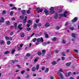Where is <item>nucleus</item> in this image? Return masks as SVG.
I'll return each instance as SVG.
<instances>
[{
  "instance_id": "obj_1",
  "label": "nucleus",
  "mask_w": 79,
  "mask_h": 79,
  "mask_svg": "<svg viewBox=\"0 0 79 79\" xmlns=\"http://www.w3.org/2000/svg\"><path fill=\"white\" fill-rule=\"evenodd\" d=\"M67 13H68V11H65L64 12V14H59V16L60 17H63V16H64V17H67V15H66Z\"/></svg>"
},
{
  "instance_id": "obj_2",
  "label": "nucleus",
  "mask_w": 79,
  "mask_h": 79,
  "mask_svg": "<svg viewBox=\"0 0 79 79\" xmlns=\"http://www.w3.org/2000/svg\"><path fill=\"white\" fill-rule=\"evenodd\" d=\"M58 76L59 77H60L61 79H63V74L61 73L60 72H58L57 73Z\"/></svg>"
},
{
  "instance_id": "obj_3",
  "label": "nucleus",
  "mask_w": 79,
  "mask_h": 79,
  "mask_svg": "<svg viewBox=\"0 0 79 79\" xmlns=\"http://www.w3.org/2000/svg\"><path fill=\"white\" fill-rule=\"evenodd\" d=\"M36 11H37V13H39V12H40L41 13L42 12L43 10L42 9H40L39 8H38L36 9Z\"/></svg>"
},
{
  "instance_id": "obj_4",
  "label": "nucleus",
  "mask_w": 79,
  "mask_h": 79,
  "mask_svg": "<svg viewBox=\"0 0 79 79\" xmlns=\"http://www.w3.org/2000/svg\"><path fill=\"white\" fill-rule=\"evenodd\" d=\"M43 42L44 40H43V38H39L37 39V42Z\"/></svg>"
},
{
  "instance_id": "obj_5",
  "label": "nucleus",
  "mask_w": 79,
  "mask_h": 79,
  "mask_svg": "<svg viewBox=\"0 0 79 79\" xmlns=\"http://www.w3.org/2000/svg\"><path fill=\"white\" fill-rule=\"evenodd\" d=\"M77 21V17H75L74 19L72 20V23H75Z\"/></svg>"
},
{
  "instance_id": "obj_6",
  "label": "nucleus",
  "mask_w": 79,
  "mask_h": 79,
  "mask_svg": "<svg viewBox=\"0 0 79 79\" xmlns=\"http://www.w3.org/2000/svg\"><path fill=\"white\" fill-rule=\"evenodd\" d=\"M4 22V18L3 17H1L0 19V23H3Z\"/></svg>"
},
{
  "instance_id": "obj_7",
  "label": "nucleus",
  "mask_w": 79,
  "mask_h": 79,
  "mask_svg": "<svg viewBox=\"0 0 79 79\" xmlns=\"http://www.w3.org/2000/svg\"><path fill=\"white\" fill-rule=\"evenodd\" d=\"M22 26V24H20L18 26V29H19L20 30H21L22 29V28L21 27V26Z\"/></svg>"
},
{
  "instance_id": "obj_8",
  "label": "nucleus",
  "mask_w": 79,
  "mask_h": 79,
  "mask_svg": "<svg viewBox=\"0 0 79 79\" xmlns=\"http://www.w3.org/2000/svg\"><path fill=\"white\" fill-rule=\"evenodd\" d=\"M45 26L46 27H48L50 26V24L48 23H46L45 24Z\"/></svg>"
},
{
  "instance_id": "obj_9",
  "label": "nucleus",
  "mask_w": 79,
  "mask_h": 79,
  "mask_svg": "<svg viewBox=\"0 0 79 79\" xmlns=\"http://www.w3.org/2000/svg\"><path fill=\"white\" fill-rule=\"evenodd\" d=\"M42 52L43 53V54H42V56H44V53L46 52V51L45 50H43Z\"/></svg>"
},
{
  "instance_id": "obj_10",
  "label": "nucleus",
  "mask_w": 79,
  "mask_h": 79,
  "mask_svg": "<svg viewBox=\"0 0 79 79\" xmlns=\"http://www.w3.org/2000/svg\"><path fill=\"white\" fill-rule=\"evenodd\" d=\"M58 18V14H56L55 17H54V19H57V18Z\"/></svg>"
},
{
  "instance_id": "obj_11",
  "label": "nucleus",
  "mask_w": 79,
  "mask_h": 79,
  "mask_svg": "<svg viewBox=\"0 0 79 79\" xmlns=\"http://www.w3.org/2000/svg\"><path fill=\"white\" fill-rule=\"evenodd\" d=\"M25 10H22L21 11V12L22 13V14L23 15H24V13H25Z\"/></svg>"
},
{
  "instance_id": "obj_12",
  "label": "nucleus",
  "mask_w": 79,
  "mask_h": 79,
  "mask_svg": "<svg viewBox=\"0 0 79 79\" xmlns=\"http://www.w3.org/2000/svg\"><path fill=\"white\" fill-rule=\"evenodd\" d=\"M44 35H45L46 38H48V35L46 33H44Z\"/></svg>"
},
{
  "instance_id": "obj_13",
  "label": "nucleus",
  "mask_w": 79,
  "mask_h": 79,
  "mask_svg": "<svg viewBox=\"0 0 79 79\" xmlns=\"http://www.w3.org/2000/svg\"><path fill=\"white\" fill-rule=\"evenodd\" d=\"M49 70V69L48 68H47L44 71V73H48V72Z\"/></svg>"
},
{
  "instance_id": "obj_14",
  "label": "nucleus",
  "mask_w": 79,
  "mask_h": 79,
  "mask_svg": "<svg viewBox=\"0 0 79 79\" xmlns=\"http://www.w3.org/2000/svg\"><path fill=\"white\" fill-rule=\"evenodd\" d=\"M32 71L34 72L36 70V68H35V67H33L31 69Z\"/></svg>"
},
{
  "instance_id": "obj_15",
  "label": "nucleus",
  "mask_w": 79,
  "mask_h": 79,
  "mask_svg": "<svg viewBox=\"0 0 79 79\" xmlns=\"http://www.w3.org/2000/svg\"><path fill=\"white\" fill-rule=\"evenodd\" d=\"M27 16H25V18L24 19V21L23 22V23H26V20L27 19Z\"/></svg>"
},
{
  "instance_id": "obj_16",
  "label": "nucleus",
  "mask_w": 79,
  "mask_h": 79,
  "mask_svg": "<svg viewBox=\"0 0 79 79\" xmlns=\"http://www.w3.org/2000/svg\"><path fill=\"white\" fill-rule=\"evenodd\" d=\"M37 24L36 23H35L34 24V25L33 26V28L35 29L37 28Z\"/></svg>"
},
{
  "instance_id": "obj_17",
  "label": "nucleus",
  "mask_w": 79,
  "mask_h": 79,
  "mask_svg": "<svg viewBox=\"0 0 79 79\" xmlns=\"http://www.w3.org/2000/svg\"><path fill=\"white\" fill-rule=\"evenodd\" d=\"M20 36L22 37H24V34L23 33H21L20 34Z\"/></svg>"
},
{
  "instance_id": "obj_18",
  "label": "nucleus",
  "mask_w": 79,
  "mask_h": 79,
  "mask_svg": "<svg viewBox=\"0 0 79 79\" xmlns=\"http://www.w3.org/2000/svg\"><path fill=\"white\" fill-rule=\"evenodd\" d=\"M5 38L6 40H9V37L6 35L5 36Z\"/></svg>"
},
{
  "instance_id": "obj_19",
  "label": "nucleus",
  "mask_w": 79,
  "mask_h": 79,
  "mask_svg": "<svg viewBox=\"0 0 79 79\" xmlns=\"http://www.w3.org/2000/svg\"><path fill=\"white\" fill-rule=\"evenodd\" d=\"M13 63H17V62H18V61L17 60H11Z\"/></svg>"
},
{
  "instance_id": "obj_20",
  "label": "nucleus",
  "mask_w": 79,
  "mask_h": 79,
  "mask_svg": "<svg viewBox=\"0 0 79 79\" xmlns=\"http://www.w3.org/2000/svg\"><path fill=\"white\" fill-rule=\"evenodd\" d=\"M52 64L53 65H55V64H57V62H56L55 61H54L52 62Z\"/></svg>"
},
{
  "instance_id": "obj_21",
  "label": "nucleus",
  "mask_w": 79,
  "mask_h": 79,
  "mask_svg": "<svg viewBox=\"0 0 79 79\" xmlns=\"http://www.w3.org/2000/svg\"><path fill=\"white\" fill-rule=\"evenodd\" d=\"M50 13L51 14H53L55 13V12L53 10H51Z\"/></svg>"
},
{
  "instance_id": "obj_22",
  "label": "nucleus",
  "mask_w": 79,
  "mask_h": 79,
  "mask_svg": "<svg viewBox=\"0 0 79 79\" xmlns=\"http://www.w3.org/2000/svg\"><path fill=\"white\" fill-rule=\"evenodd\" d=\"M71 62H69V63H67L66 64V66H71Z\"/></svg>"
},
{
  "instance_id": "obj_23",
  "label": "nucleus",
  "mask_w": 79,
  "mask_h": 79,
  "mask_svg": "<svg viewBox=\"0 0 79 79\" xmlns=\"http://www.w3.org/2000/svg\"><path fill=\"white\" fill-rule=\"evenodd\" d=\"M20 19H22V20H23L24 19V16L23 15H21L20 17Z\"/></svg>"
},
{
  "instance_id": "obj_24",
  "label": "nucleus",
  "mask_w": 79,
  "mask_h": 79,
  "mask_svg": "<svg viewBox=\"0 0 79 79\" xmlns=\"http://www.w3.org/2000/svg\"><path fill=\"white\" fill-rule=\"evenodd\" d=\"M39 65L37 64L36 67V70H38V69H39Z\"/></svg>"
},
{
  "instance_id": "obj_25",
  "label": "nucleus",
  "mask_w": 79,
  "mask_h": 79,
  "mask_svg": "<svg viewBox=\"0 0 79 79\" xmlns=\"http://www.w3.org/2000/svg\"><path fill=\"white\" fill-rule=\"evenodd\" d=\"M29 75L28 74H26L25 76L26 79H29Z\"/></svg>"
},
{
  "instance_id": "obj_26",
  "label": "nucleus",
  "mask_w": 79,
  "mask_h": 79,
  "mask_svg": "<svg viewBox=\"0 0 79 79\" xmlns=\"http://www.w3.org/2000/svg\"><path fill=\"white\" fill-rule=\"evenodd\" d=\"M0 42L1 44H4L5 43V41H4L3 40H1L0 41Z\"/></svg>"
},
{
  "instance_id": "obj_27",
  "label": "nucleus",
  "mask_w": 79,
  "mask_h": 79,
  "mask_svg": "<svg viewBox=\"0 0 79 79\" xmlns=\"http://www.w3.org/2000/svg\"><path fill=\"white\" fill-rule=\"evenodd\" d=\"M14 27H15V29H16V28L17 27V23H15L14 24Z\"/></svg>"
},
{
  "instance_id": "obj_28",
  "label": "nucleus",
  "mask_w": 79,
  "mask_h": 79,
  "mask_svg": "<svg viewBox=\"0 0 79 79\" xmlns=\"http://www.w3.org/2000/svg\"><path fill=\"white\" fill-rule=\"evenodd\" d=\"M56 37L53 38L52 39V41H53L54 42L55 41H56Z\"/></svg>"
},
{
  "instance_id": "obj_29",
  "label": "nucleus",
  "mask_w": 79,
  "mask_h": 79,
  "mask_svg": "<svg viewBox=\"0 0 79 79\" xmlns=\"http://www.w3.org/2000/svg\"><path fill=\"white\" fill-rule=\"evenodd\" d=\"M10 22L9 21H7L6 22V24L7 25V26H8L9 25H10Z\"/></svg>"
},
{
  "instance_id": "obj_30",
  "label": "nucleus",
  "mask_w": 79,
  "mask_h": 79,
  "mask_svg": "<svg viewBox=\"0 0 79 79\" xmlns=\"http://www.w3.org/2000/svg\"><path fill=\"white\" fill-rule=\"evenodd\" d=\"M27 23L29 24H31V23H32V21L31 20H29L27 21Z\"/></svg>"
},
{
  "instance_id": "obj_31",
  "label": "nucleus",
  "mask_w": 79,
  "mask_h": 79,
  "mask_svg": "<svg viewBox=\"0 0 79 79\" xmlns=\"http://www.w3.org/2000/svg\"><path fill=\"white\" fill-rule=\"evenodd\" d=\"M5 13H6V11L5 10H3L2 13V15H4V14H5Z\"/></svg>"
},
{
  "instance_id": "obj_32",
  "label": "nucleus",
  "mask_w": 79,
  "mask_h": 79,
  "mask_svg": "<svg viewBox=\"0 0 79 79\" xmlns=\"http://www.w3.org/2000/svg\"><path fill=\"white\" fill-rule=\"evenodd\" d=\"M11 44V42L10 41H8L7 42V45H10Z\"/></svg>"
},
{
  "instance_id": "obj_33",
  "label": "nucleus",
  "mask_w": 79,
  "mask_h": 79,
  "mask_svg": "<svg viewBox=\"0 0 79 79\" xmlns=\"http://www.w3.org/2000/svg\"><path fill=\"white\" fill-rule=\"evenodd\" d=\"M9 40H13V37H9Z\"/></svg>"
},
{
  "instance_id": "obj_34",
  "label": "nucleus",
  "mask_w": 79,
  "mask_h": 79,
  "mask_svg": "<svg viewBox=\"0 0 79 79\" xmlns=\"http://www.w3.org/2000/svg\"><path fill=\"white\" fill-rule=\"evenodd\" d=\"M27 14H30V13H31V11L29 10H28L27 11Z\"/></svg>"
},
{
  "instance_id": "obj_35",
  "label": "nucleus",
  "mask_w": 79,
  "mask_h": 79,
  "mask_svg": "<svg viewBox=\"0 0 79 79\" xmlns=\"http://www.w3.org/2000/svg\"><path fill=\"white\" fill-rule=\"evenodd\" d=\"M14 52H15V50L13 49L12 51L11 52V53L12 54H13V53H14Z\"/></svg>"
},
{
  "instance_id": "obj_36",
  "label": "nucleus",
  "mask_w": 79,
  "mask_h": 79,
  "mask_svg": "<svg viewBox=\"0 0 79 79\" xmlns=\"http://www.w3.org/2000/svg\"><path fill=\"white\" fill-rule=\"evenodd\" d=\"M14 34V32H13V31H11L10 33V35L11 36V35H13Z\"/></svg>"
},
{
  "instance_id": "obj_37",
  "label": "nucleus",
  "mask_w": 79,
  "mask_h": 79,
  "mask_svg": "<svg viewBox=\"0 0 79 79\" xmlns=\"http://www.w3.org/2000/svg\"><path fill=\"white\" fill-rule=\"evenodd\" d=\"M36 40H37V39L36 38H34L33 40V42H35L36 41Z\"/></svg>"
},
{
  "instance_id": "obj_38",
  "label": "nucleus",
  "mask_w": 79,
  "mask_h": 79,
  "mask_svg": "<svg viewBox=\"0 0 79 79\" xmlns=\"http://www.w3.org/2000/svg\"><path fill=\"white\" fill-rule=\"evenodd\" d=\"M38 55L39 56H40V55H41V52H38Z\"/></svg>"
},
{
  "instance_id": "obj_39",
  "label": "nucleus",
  "mask_w": 79,
  "mask_h": 79,
  "mask_svg": "<svg viewBox=\"0 0 79 79\" xmlns=\"http://www.w3.org/2000/svg\"><path fill=\"white\" fill-rule=\"evenodd\" d=\"M62 55L63 56H66V53L64 52H62Z\"/></svg>"
},
{
  "instance_id": "obj_40",
  "label": "nucleus",
  "mask_w": 79,
  "mask_h": 79,
  "mask_svg": "<svg viewBox=\"0 0 79 79\" xmlns=\"http://www.w3.org/2000/svg\"><path fill=\"white\" fill-rule=\"evenodd\" d=\"M10 53V52L7 51L4 52V54H8V53Z\"/></svg>"
},
{
  "instance_id": "obj_41",
  "label": "nucleus",
  "mask_w": 79,
  "mask_h": 79,
  "mask_svg": "<svg viewBox=\"0 0 79 79\" xmlns=\"http://www.w3.org/2000/svg\"><path fill=\"white\" fill-rule=\"evenodd\" d=\"M72 37H74V38L76 37V36H75V34L74 33H72Z\"/></svg>"
},
{
  "instance_id": "obj_42",
  "label": "nucleus",
  "mask_w": 79,
  "mask_h": 79,
  "mask_svg": "<svg viewBox=\"0 0 79 79\" xmlns=\"http://www.w3.org/2000/svg\"><path fill=\"white\" fill-rule=\"evenodd\" d=\"M10 15L11 16H12L13 15V12L12 11L10 12Z\"/></svg>"
},
{
  "instance_id": "obj_43",
  "label": "nucleus",
  "mask_w": 79,
  "mask_h": 79,
  "mask_svg": "<svg viewBox=\"0 0 79 79\" xmlns=\"http://www.w3.org/2000/svg\"><path fill=\"white\" fill-rule=\"evenodd\" d=\"M65 76L66 77H69V74H68V73H67L65 74Z\"/></svg>"
},
{
  "instance_id": "obj_44",
  "label": "nucleus",
  "mask_w": 79,
  "mask_h": 79,
  "mask_svg": "<svg viewBox=\"0 0 79 79\" xmlns=\"http://www.w3.org/2000/svg\"><path fill=\"white\" fill-rule=\"evenodd\" d=\"M39 21V19H37L36 20V23H38Z\"/></svg>"
},
{
  "instance_id": "obj_45",
  "label": "nucleus",
  "mask_w": 79,
  "mask_h": 79,
  "mask_svg": "<svg viewBox=\"0 0 79 79\" xmlns=\"http://www.w3.org/2000/svg\"><path fill=\"white\" fill-rule=\"evenodd\" d=\"M24 73H25V71L24 70H23L21 71V73L22 74H23Z\"/></svg>"
},
{
  "instance_id": "obj_46",
  "label": "nucleus",
  "mask_w": 79,
  "mask_h": 79,
  "mask_svg": "<svg viewBox=\"0 0 79 79\" xmlns=\"http://www.w3.org/2000/svg\"><path fill=\"white\" fill-rule=\"evenodd\" d=\"M31 56V54H30L28 53L27 54V56Z\"/></svg>"
},
{
  "instance_id": "obj_47",
  "label": "nucleus",
  "mask_w": 79,
  "mask_h": 79,
  "mask_svg": "<svg viewBox=\"0 0 79 79\" xmlns=\"http://www.w3.org/2000/svg\"><path fill=\"white\" fill-rule=\"evenodd\" d=\"M44 12L45 13H48V11L47 9H45L44 10Z\"/></svg>"
},
{
  "instance_id": "obj_48",
  "label": "nucleus",
  "mask_w": 79,
  "mask_h": 79,
  "mask_svg": "<svg viewBox=\"0 0 79 79\" xmlns=\"http://www.w3.org/2000/svg\"><path fill=\"white\" fill-rule=\"evenodd\" d=\"M42 45H44V46H45V45H47V43H42Z\"/></svg>"
},
{
  "instance_id": "obj_49",
  "label": "nucleus",
  "mask_w": 79,
  "mask_h": 79,
  "mask_svg": "<svg viewBox=\"0 0 79 79\" xmlns=\"http://www.w3.org/2000/svg\"><path fill=\"white\" fill-rule=\"evenodd\" d=\"M54 52H55V53H58V50H56Z\"/></svg>"
},
{
  "instance_id": "obj_50",
  "label": "nucleus",
  "mask_w": 79,
  "mask_h": 79,
  "mask_svg": "<svg viewBox=\"0 0 79 79\" xmlns=\"http://www.w3.org/2000/svg\"><path fill=\"white\" fill-rule=\"evenodd\" d=\"M27 31H31V28H27Z\"/></svg>"
},
{
  "instance_id": "obj_51",
  "label": "nucleus",
  "mask_w": 79,
  "mask_h": 79,
  "mask_svg": "<svg viewBox=\"0 0 79 79\" xmlns=\"http://www.w3.org/2000/svg\"><path fill=\"white\" fill-rule=\"evenodd\" d=\"M42 70H43V71H44L45 69V67H42L41 68Z\"/></svg>"
},
{
  "instance_id": "obj_52",
  "label": "nucleus",
  "mask_w": 79,
  "mask_h": 79,
  "mask_svg": "<svg viewBox=\"0 0 79 79\" xmlns=\"http://www.w3.org/2000/svg\"><path fill=\"white\" fill-rule=\"evenodd\" d=\"M50 10H54V8L53 7H51L50 8Z\"/></svg>"
},
{
  "instance_id": "obj_53",
  "label": "nucleus",
  "mask_w": 79,
  "mask_h": 79,
  "mask_svg": "<svg viewBox=\"0 0 79 79\" xmlns=\"http://www.w3.org/2000/svg\"><path fill=\"white\" fill-rule=\"evenodd\" d=\"M65 43H66V41H64V40H62V44H65Z\"/></svg>"
},
{
  "instance_id": "obj_54",
  "label": "nucleus",
  "mask_w": 79,
  "mask_h": 79,
  "mask_svg": "<svg viewBox=\"0 0 79 79\" xmlns=\"http://www.w3.org/2000/svg\"><path fill=\"white\" fill-rule=\"evenodd\" d=\"M37 60H38V59L37 58L35 59L34 60V62H36V61H37Z\"/></svg>"
},
{
  "instance_id": "obj_55",
  "label": "nucleus",
  "mask_w": 79,
  "mask_h": 79,
  "mask_svg": "<svg viewBox=\"0 0 79 79\" xmlns=\"http://www.w3.org/2000/svg\"><path fill=\"white\" fill-rule=\"evenodd\" d=\"M62 60H65V57H62L61 58Z\"/></svg>"
},
{
  "instance_id": "obj_56",
  "label": "nucleus",
  "mask_w": 79,
  "mask_h": 79,
  "mask_svg": "<svg viewBox=\"0 0 79 79\" xmlns=\"http://www.w3.org/2000/svg\"><path fill=\"white\" fill-rule=\"evenodd\" d=\"M56 29L57 30H59V29H60V27H56Z\"/></svg>"
},
{
  "instance_id": "obj_57",
  "label": "nucleus",
  "mask_w": 79,
  "mask_h": 79,
  "mask_svg": "<svg viewBox=\"0 0 79 79\" xmlns=\"http://www.w3.org/2000/svg\"><path fill=\"white\" fill-rule=\"evenodd\" d=\"M11 20L12 21H14V20H15V18L14 17H13L11 18Z\"/></svg>"
},
{
  "instance_id": "obj_58",
  "label": "nucleus",
  "mask_w": 79,
  "mask_h": 79,
  "mask_svg": "<svg viewBox=\"0 0 79 79\" xmlns=\"http://www.w3.org/2000/svg\"><path fill=\"white\" fill-rule=\"evenodd\" d=\"M68 74H69V76L71 74V72H69V73H68Z\"/></svg>"
},
{
  "instance_id": "obj_59",
  "label": "nucleus",
  "mask_w": 79,
  "mask_h": 79,
  "mask_svg": "<svg viewBox=\"0 0 79 79\" xmlns=\"http://www.w3.org/2000/svg\"><path fill=\"white\" fill-rule=\"evenodd\" d=\"M59 71H60V72H62L63 69H60L59 70Z\"/></svg>"
},
{
  "instance_id": "obj_60",
  "label": "nucleus",
  "mask_w": 79,
  "mask_h": 79,
  "mask_svg": "<svg viewBox=\"0 0 79 79\" xmlns=\"http://www.w3.org/2000/svg\"><path fill=\"white\" fill-rule=\"evenodd\" d=\"M50 79H54V77H53L52 76H51L50 77Z\"/></svg>"
},
{
  "instance_id": "obj_61",
  "label": "nucleus",
  "mask_w": 79,
  "mask_h": 79,
  "mask_svg": "<svg viewBox=\"0 0 79 79\" xmlns=\"http://www.w3.org/2000/svg\"><path fill=\"white\" fill-rule=\"evenodd\" d=\"M21 50V48H20L19 47L18 48V51H19Z\"/></svg>"
},
{
  "instance_id": "obj_62",
  "label": "nucleus",
  "mask_w": 79,
  "mask_h": 79,
  "mask_svg": "<svg viewBox=\"0 0 79 79\" xmlns=\"http://www.w3.org/2000/svg\"><path fill=\"white\" fill-rule=\"evenodd\" d=\"M74 52H76L77 53H78V50H74Z\"/></svg>"
},
{
  "instance_id": "obj_63",
  "label": "nucleus",
  "mask_w": 79,
  "mask_h": 79,
  "mask_svg": "<svg viewBox=\"0 0 79 79\" xmlns=\"http://www.w3.org/2000/svg\"><path fill=\"white\" fill-rule=\"evenodd\" d=\"M23 45V44H20V47L21 48L22 47Z\"/></svg>"
},
{
  "instance_id": "obj_64",
  "label": "nucleus",
  "mask_w": 79,
  "mask_h": 79,
  "mask_svg": "<svg viewBox=\"0 0 79 79\" xmlns=\"http://www.w3.org/2000/svg\"><path fill=\"white\" fill-rule=\"evenodd\" d=\"M68 24V22H66V23H65V26H67V25Z\"/></svg>"
}]
</instances>
